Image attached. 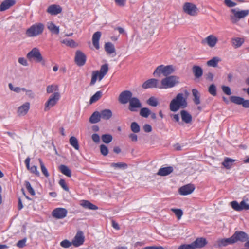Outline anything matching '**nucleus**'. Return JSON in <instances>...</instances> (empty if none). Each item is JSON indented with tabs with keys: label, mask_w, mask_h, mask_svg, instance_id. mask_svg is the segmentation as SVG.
Listing matches in <instances>:
<instances>
[{
	"label": "nucleus",
	"mask_w": 249,
	"mask_h": 249,
	"mask_svg": "<svg viewBox=\"0 0 249 249\" xmlns=\"http://www.w3.org/2000/svg\"><path fill=\"white\" fill-rule=\"evenodd\" d=\"M187 106L186 99L182 93H178L170 102L169 107L173 112L177 111L179 108H184Z\"/></svg>",
	"instance_id": "obj_1"
},
{
	"label": "nucleus",
	"mask_w": 249,
	"mask_h": 249,
	"mask_svg": "<svg viewBox=\"0 0 249 249\" xmlns=\"http://www.w3.org/2000/svg\"><path fill=\"white\" fill-rule=\"evenodd\" d=\"M179 83V78L175 75L165 77L160 82V89L172 88Z\"/></svg>",
	"instance_id": "obj_2"
},
{
	"label": "nucleus",
	"mask_w": 249,
	"mask_h": 249,
	"mask_svg": "<svg viewBox=\"0 0 249 249\" xmlns=\"http://www.w3.org/2000/svg\"><path fill=\"white\" fill-rule=\"evenodd\" d=\"M175 71V68L173 65H160L158 66L153 72V75L155 77H160L161 75L167 77Z\"/></svg>",
	"instance_id": "obj_3"
},
{
	"label": "nucleus",
	"mask_w": 249,
	"mask_h": 249,
	"mask_svg": "<svg viewBox=\"0 0 249 249\" xmlns=\"http://www.w3.org/2000/svg\"><path fill=\"white\" fill-rule=\"evenodd\" d=\"M108 71V65L107 64L103 65L99 71H94L92 72V77L90 83V85H93L96 83L97 78L101 81L106 75Z\"/></svg>",
	"instance_id": "obj_4"
},
{
	"label": "nucleus",
	"mask_w": 249,
	"mask_h": 249,
	"mask_svg": "<svg viewBox=\"0 0 249 249\" xmlns=\"http://www.w3.org/2000/svg\"><path fill=\"white\" fill-rule=\"evenodd\" d=\"M26 57L30 61L34 60L37 63L40 62L43 66L45 65L46 61L43 58L39 49L37 48H34L27 53Z\"/></svg>",
	"instance_id": "obj_5"
},
{
	"label": "nucleus",
	"mask_w": 249,
	"mask_h": 249,
	"mask_svg": "<svg viewBox=\"0 0 249 249\" xmlns=\"http://www.w3.org/2000/svg\"><path fill=\"white\" fill-rule=\"evenodd\" d=\"M44 25L41 23H38L32 25L26 32L28 37H35L41 34L44 30Z\"/></svg>",
	"instance_id": "obj_6"
},
{
	"label": "nucleus",
	"mask_w": 249,
	"mask_h": 249,
	"mask_svg": "<svg viewBox=\"0 0 249 249\" xmlns=\"http://www.w3.org/2000/svg\"><path fill=\"white\" fill-rule=\"evenodd\" d=\"M231 12L232 13L230 16L231 20L232 23H236L240 19L244 18L249 14V10L239 11L236 9H232Z\"/></svg>",
	"instance_id": "obj_7"
},
{
	"label": "nucleus",
	"mask_w": 249,
	"mask_h": 249,
	"mask_svg": "<svg viewBox=\"0 0 249 249\" xmlns=\"http://www.w3.org/2000/svg\"><path fill=\"white\" fill-rule=\"evenodd\" d=\"M183 11L191 16H196L199 12V9L196 6L191 2H185L182 6Z\"/></svg>",
	"instance_id": "obj_8"
},
{
	"label": "nucleus",
	"mask_w": 249,
	"mask_h": 249,
	"mask_svg": "<svg viewBox=\"0 0 249 249\" xmlns=\"http://www.w3.org/2000/svg\"><path fill=\"white\" fill-rule=\"evenodd\" d=\"M60 98V94L58 92H55L52 94L45 104L44 110L47 111L54 106Z\"/></svg>",
	"instance_id": "obj_9"
},
{
	"label": "nucleus",
	"mask_w": 249,
	"mask_h": 249,
	"mask_svg": "<svg viewBox=\"0 0 249 249\" xmlns=\"http://www.w3.org/2000/svg\"><path fill=\"white\" fill-rule=\"evenodd\" d=\"M132 97V93L129 90H124L122 92L119 96L118 100L122 104H125L129 102Z\"/></svg>",
	"instance_id": "obj_10"
},
{
	"label": "nucleus",
	"mask_w": 249,
	"mask_h": 249,
	"mask_svg": "<svg viewBox=\"0 0 249 249\" xmlns=\"http://www.w3.org/2000/svg\"><path fill=\"white\" fill-rule=\"evenodd\" d=\"M231 205L234 210L237 211L249 210V204L246 203L244 200L242 201L240 204L236 201H233L231 202Z\"/></svg>",
	"instance_id": "obj_11"
},
{
	"label": "nucleus",
	"mask_w": 249,
	"mask_h": 249,
	"mask_svg": "<svg viewBox=\"0 0 249 249\" xmlns=\"http://www.w3.org/2000/svg\"><path fill=\"white\" fill-rule=\"evenodd\" d=\"M234 243L238 241L244 242L249 239L247 233L242 231H236L232 236Z\"/></svg>",
	"instance_id": "obj_12"
},
{
	"label": "nucleus",
	"mask_w": 249,
	"mask_h": 249,
	"mask_svg": "<svg viewBox=\"0 0 249 249\" xmlns=\"http://www.w3.org/2000/svg\"><path fill=\"white\" fill-rule=\"evenodd\" d=\"M142 107V104L139 99L136 97H132L129 102L128 109L132 112L137 111L138 108Z\"/></svg>",
	"instance_id": "obj_13"
},
{
	"label": "nucleus",
	"mask_w": 249,
	"mask_h": 249,
	"mask_svg": "<svg viewBox=\"0 0 249 249\" xmlns=\"http://www.w3.org/2000/svg\"><path fill=\"white\" fill-rule=\"evenodd\" d=\"M232 237L228 238H223L218 239L214 243V246L217 248L225 247L228 245L234 244Z\"/></svg>",
	"instance_id": "obj_14"
},
{
	"label": "nucleus",
	"mask_w": 249,
	"mask_h": 249,
	"mask_svg": "<svg viewBox=\"0 0 249 249\" xmlns=\"http://www.w3.org/2000/svg\"><path fill=\"white\" fill-rule=\"evenodd\" d=\"M143 89L148 88H158L160 89V84H159L158 80L154 78L150 79L145 82L142 85Z\"/></svg>",
	"instance_id": "obj_15"
},
{
	"label": "nucleus",
	"mask_w": 249,
	"mask_h": 249,
	"mask_svg": "<svg viewBox=\"0 0 249 249\" xmlns=\"http://www.w3.org/2000/svg\"><path fill=\"white\" fill-rule=\"evenodd\" d=\"M67 214V210L65 208H58L52 212V215L56 219H63Z\"/></svg>",
	"instance_id": "obj_16"
},
{
	"label": "nucleus",
	"mask_w": 249,
	"mask_h": 249,
	"mask_svg": "<svg viewBox=\"0 0 249 249\" xmlns=\"http://www.w3.org/2000/svg\"><path fill=\"white\" fill-rule=\"evenodd\" d=\"M75 61L79 66H83L86 61V55L80 51H77L75 54Z\"/></svg>",
	"instance_id": "obj_17"
},
{
	"label": "nucleus",
	"mask_w": 249,
	"mask_h": 249,
	"mask_svg": "<svg viewBox=\"0 0 249 249\" xmlns=\"http://www.w3.org/2000/svg\"><path fill=\"white\" fill-rule=\"evenodd\" d=\"M84 236L82 231H78L72 241V245L75 247H78L84 243Z\"/></svg>",
	"instance_id": "obj_18"
},
{
	"label": "nucleus",
	"mask_w": 249,
	"mask_h": 249,
	"mask_svg": "<svg viewBox=\"0 0 249 249\" xmlns=\"http://www.w3.org/2000/svg\"><path fill=\"white\" fill-rule=\"evenodd\" d=\"M195 188L194 185L189 184L181 187L179 189V193L181 195H187L192 193Z\"/></svg>",
	"instance_id": "obj_19"
},
{
	"label": "nucleus",
	"mask_w": 249,
	"mask_h": 249,
	"mask_svg": "<svg viewBox=\"0 0 249 249\" xmlns=\"http://www.w3.org/2000/svg\"><path fill=\"white\" fill-rule=\"evenodd\" d=\"M30 107L29 102H25L22 105L19 106L17 110V114L18 116H25L28 113Z\"/></svg>",
	"instance_id": "obj_20"
},
{
	"label": "nucleus",
	"mask_w": 249,
	"mask_h": 249,
	"mask_svg": "<svg viewBox=\"0 0 249 249\" xmlns=\"http://www.w3.org/2000/svg\"><path fill=\"white\" fill-rule=\"evenodd\" d=\"M218 40V38L212 34L206 37L203 41L206 43L210 47L213 48L216 45Z\"/></svg>",
	"instance_id": "obj_21"
},
{
	"label": "nucleus",
	"mask_w": 249,
	"mask_h": 249,
	"mask_svg": "<svg viewBox=\"0 0 249 249\" xmlns=\"http://www.w3.org/2000/svg\"><path fill=\"white\" fill-rule=\"evenodd\" d=\"M62 10V8L59 5L53 4L48 7L47 12L52 15H56L60 13Z\"/></svg>",
	"instance_id": "obj_22"
},
{
	"label": "nucleus",
	"mask_w": 249,
	"mask_h": 249,
	"mask_svg": "<svg viewBox=\"0 0 249 249\" xmlns=\"http://www.w3.org/2000/svg\"><path fill=\"white\" fill-rule=\"evenodd\" d=\"M194 248H202L207 244V241L206 238L203 237L197 238L195 241L192 242Z\"/></svg>",
	"instance_id": "obj_23"
},
{
	"label": "nucleus",
	"mask_w": 249,
	"mask_h": 249,
	"mask_svg": "<svg viewBox=\"0 0 249 249\" xmlns=\"http://www.w3.org/2000/svg\"><path fill=\"white\" fill-rule=\"evenodd\" d=\"M15 3L14 0H5L3 1L0 5V11H4L10 8Z\"/></svg>",
	"instance_id": "obj_24"
},
{
	"label": "nucleus",
	"mask_w": 249,
	"mask_h": 249,
	"mask_svg": "<svg viewBox=\"0 0 249 249\" xmlns=\"http://www.w3.org/2000/svg\"><path fill=\"white\" fill-rule=\"evenodd\" d=\"M173 171V168L171 166L160 168L157 175L160 176H166L171 174Z\"/></svg>",
	"instance_id": "obj_25"
},
{
	"label": "nucleus",
	"mask_w": 249,
	"mask_h": 249,
	"mask_svg": "<svg viewBox=\"0 0 249 249\" xmlns=\"http://www.w3.org/2000/svg\"><path fill=\"white\" fill-rule=\"evenodd\" d=\"M182 120L186 124H189L192 121L191 115L187 111L183 110L180 111Z\"/></svg>",
	"instance_id": "obj_26"
},
{
	"label": "nucleus",
	"mask_w": 249,
	"mask_h": 249,
	"mask_svg": "<svg viewBox=\"0 0 249 249\" xmlns=\"http://www.w3.org/2000/svg\"><path fill=\"white\" fill-rule=\"evenodd\" d=\"M101 36V32L99 31L95 32L92 36V43L96 49H99L100 48L99 41Z\"/></svg>",
	"instance_id": "obj_27"
},
{
	"label": "nucleus",
	"mask_w": 249,
	"mask_h": 249,
	"mask_svg": "<svg viewBox=\"0 0 249 249\" xmlns=\"http://www.w3.org/2000/svg\"><path fill=\"white\" fill-rule=\"evenodd\" d=\"M101 119L108 120L111 118L112 116V112L111 110L109 109H105L99 112Z\"/></svg>",
	"instance_id": "obj_28"
},
{
	"label": "nucleus",
	"mask_w": 249,
	"mask_h": 249,
	"mask_svg": "<svg viewBox=\"0 0 249 249\" xmlns=\"http://www.w3.org/2000/svg\"><path fill=\"white\" fill-rule=\"evenodd\" d=\"M80 205L86 209H88L91 210H96L98 208L97 206L91 203L88 200H83L81 201Z\"/></svg>",
	"instance_id": "obj_29"
},
{
	"label": "nucleus",
	"mask_w": 249,
	"mask_h": 249,
	"mask_svg": "<svg viewBox=\"0 0 249 249\" xmlns=\"http://www.w3.org/2000/svg\"><path fill=\"white\" fill-rule=\"evenodd\" d=\"M192 72L196 78H199L203 75V70L198 66H194L192 67Z\"/></svg>",
	"instance_id": "obj_30"
},
{
	"label": "nucleus",
	"mask_w": 249,
	"mask_h": 249,
	"mask_svg": "<svg viewBox=\"0 0 249 249\" xmlns=\"http://www.w3.org/2000/svg\"><path fill=\"white\" fill-rule=\"evenodd\" d=\"M47 27L49 31L53 34L58 35L59 33V28L56 26L52 22H49L47 23Z\"/></svg>",
	"instance_id": "obj_31"
},
{
	"label": "nucleus",
	"mask_w": 249,
	"mask_h": 249,
	"mask_svg": "<svg viewBox=\"0 0 249 249\" xmlns=\"http://www.w3.org/2000/svg\"><path fill=\"white\" fill-rule=\"evenodd\" d=\"M101 120L100 115L99 111L94 112L89 118V122L92 124H95Z\"/></svg>",
	"instance_id": "obj_32"
},
{
	"label": "nucleus",
	"mask_w": 249,
	"mask_h": 249,
	"mask_svg": "<svg viewBox=\"0 0 249 249\" xmlns=\"http://www.w3.org/2000/svg\"><path fill=\"white\" fill-rule=\"evenodd\" d=\"M192 95L193 96V102L196 105H199L200 103V94L198 91L196 89H192Z\"/></svg>",
	"instance_id": "obj_33"
},
{
	"label": "nucleus",
	"mask_w": 249,
	"mask_h": 249,
	"mask_svg": "<svg viewBox=\"0 0 249 249\" xmlns=\"http://www.w3.org/2000/svg\"><path fill=\"white\" fill-rule=\"evenodd\" d=\"M235 161V160L234 159L230 158H226L222 162V165L226 169H229L232 167Z\"/></svg>",
	"instance_id": "obj_34"
},
{
	"label": "nucleus",
	"mask_w": 249,
	"mask_h": 249,
	"mask_svg": "<svg viewBox=\"0 0 249 249\" xmlns=\"http://www.w3.org/2000/svg\"><path fill=\"white\" fill-rule=\"evenodd\" d=\"M59 170L65 176L71 177V170L66 165H61L59 166Z\"/></svg>",
	"instance_id": "obj_35"
},
{
	"label": "nucleus",
	"mask_w": 249,
	"mask_h": 249,
	"mask_svg": "<svg viewBox=\"0 0 249 249\" xmlns=\"http://www.w3.org/2000/svg\"><path fill=\"white\" fill-rule=\"evenodd\" d=\"M105 49L109 54H111L115 52L114 46L111 42H107L105 44Z\"/></svg>",
	"instance_id": "obj_36"
},
{
	"label": "nucleus",
	"mask_w": 249,
	"mask_h": 249,
	"mask_svg": "<svg viewBox=\"0 0 249 249\" xmlns=\"http://www.w3.org/2000/svg\"><path fill=\"white\" fill-rule=\"evenodd\" d=\"M244 42V39L242 38L236 37L232 39V44L235 48L240 47Z\"/></svg>",
	"instance_id": "obj_37"
},
{
	"label": "nucleus",
	"mask_w": 249,
	"mask_h": 249,
	"mask_svg": "<svg viewBox=\"0 0 249 249\" xmlns=\"http://www.w3.org/2000/svg\"><path fill=\"white\" fill-rule=\"evenodd\" d=\"M220 59L218 57H214L207 62V65L210 67H216Z\"/></svg>",
	"instance_id": "obj_38"
},
{
	"label": "nucleus",
	"mask_w": 249,
	"mask_h": 249,
	"mask_svg": "<svg viewBox=\"0 0 249 249\" xmlns=\"http://www.w3.org/2000/svg\"><path fill=\"white\" fill-rule=\"evenodd\" d=\"M102 96V92L101 91L96 92L91 98L89 101L90 104H92L99 100Z\"/></svg>",
	"instance_id": "obj_39"
},
{
	"label": "nucleus",
	"mask_w": 249,
	"mask_h": 249,
	"mask_svg": "<svg viewBox=\"0 0 249 249\" xmlns=\"http://www.w3.org/2000/svg\"><path fill=\"white\" fill-rule=\"evenodd\" d=\"M70 143L76 150H79V146L76 137L72 136L70 139Z\"/></svg>",
	"instance_id": "obj_40"
},
{
	"label": "nucleus",
	"mask_w": 249,
	"mask_h": 249,
	"mask_svg": "<svg viewBox=\"0 0 249 249\" xmlns=\"http://www.w3.org/2000/svg\"><path fill=\"white\" fill-rule=\"evenodd\" d=\"M110 166L115 169H125L127 167V165L124 162L111 163H110Z\"/></svg>",
	"instance_id": "obj_41"
},
{
	"label": "nucleus",
	"mask_w": 249,
	"mask_h": 249,
	"mask_svg": "<svg viewBox=\"0 0 249 249\" xmlns=\"http://www.w3.org/2000/svg\"><path fill=\"white\" fill-rule=\"evenodd\" d=\"M150 114H151V111L147 107L142 108L140 111V115L144 118H147Z\"/></svg>",
	"instance_id": "obj_42"
},
{
	"label": "nucleus",
	"mask_w": 249,
	"mask_h": 249,
	"mask_svg": "<svg viewBox=\"0 0 249 249\" xmlns=\"http://www.w3.org/2000/svg\"><path fill=\"white\" fill-rule=\"evenodd\" d=\"M59 87L57 85H51L47 87L46 91L48 93H53V91H58Z\"/></svg>",
	"instance_id": "obj_43"
},
{
	"label": "nucleus",
	"mask_w": 249,
	"mask_h": 249,
	"mask_svg": "<svg viewBox=\"0 0 249 249\" xmlns=\"http://www.w3.org/2000/svg\"><path fill=\"white\" fill-rule=\"evenodd\" d=\"M243 99V98L239 96H232L230 97V100L231 102L240 105L242 104Z\"/></svg>",
	"instance_id": "obj_44"
},
{
	"label": "nucleus",
	"mask_w": 249,
	"mask_h": 249,
	"mask_svg": "<svg viewBox=\"0 0 249 249\" xmlns=\"http://www.w3.org/2000/svg\"><path fill=\"white\" fill-rule=\"evenodd\" d=\"M146 102L149 105L152 107H156L159 104L158 99L153 96L150 97Z\"/></svg>",
	"instance_id": "obj_45"
},
{
	"label": "nucleus",
	"mask_w": 249,
	"mask_h": 249,
	"mask_svg": "<svg viewBox=\"0 0 249 249\" xmlns=\"http://www.w3.org/2000/svg\"><path fill=\"white\" fill-rule=\"evenodd\" d=\"M38 161L40 163V168L42 173L46 177H48L49 176V174L41 159H39Z\"/></svg>",
	"instance_id": "obj_46"
},
{
	"label": "nucleus",
	"mask_w": 249,
	"mask_h": 249,
	"mask_svg": "<svg viewBox=\"0 0 249 249\" xmlns=\"http://www.w3.org/2000/svg\"><path fill=\"white\" fill-rule=\"evenodd\" d=\"M130 128L131 131L134 133H138L140 131V127L136 122H132L131 124Z\"/></svg>",
	"instance_id": "obj_47"
},
{
	"label": "nucleus",
	"mask_w": 249,
	"mask_h": 249,
	"mask_svg": "<svg viewBox=\"0 0 249 249\" xmlns=\"http://www.w3.org/2000/svg\"><path fill=\"white\" fill-rule=\"evenodd\" d=\"M102 141L106 143H109L112 140V136L110 134H104L101 136Z\"/></svg>",
	"instance_id": "obj_48"
},
{
	"label": "nucleus",
	"mask_w": 249,
	"mask_h": 249,
	"mask_svg": "<svg viewBox=\"0 0 249 249\" xmlns=\"http://www.w3.org/2000/svg\"><path fill=\"white\" fill-rule=\"evenodd\" d=\"M62 42L66 45L71 47H74L76 46V43L72 39H64L62 41Z\"/></svg>",
	"instance_id": "obj_49"
},
{
	"label": "nucleus",
	"mask_w": 249,
	"mask_h": 249,
	"mask_svg": "<svg viewBox=\"0 0 249 249\" xmlns=\"http://www.w3.org/2000/svg\"><path fill=\"white\" fill-rule=\"evenodd\" d=\"M25 185L28 191V192L32 195L34 196L35 195V192L33 188L32 187L30 183L28 181H25Z\"/></svg>",
	"instance_id": "obj_50"
},
{
	"label": "nucleus",
	"mask_w": 249,
	"mask_h": 249,
	"mask_svg": "<svg viewBox=\"0 0 249 249\" xmlns=\"http://www.w3.org/2000/svg\"><path fill=\"white\" fill-rule=\"evenodd\" d=\"M171 211L175 213L178 219L181 218L183 214L182 211L181 209L172 208Z\"/></svg>",
	"instance_id": "obj_51"
},
{
	"label": "nucleus",
	"mask_w": 249,
	"mask_h": 249,
	"mask_svg": "<svg viewBox=\"0 0 249 249\" xmlns=\"http://www.w3.org/2000/svg\"><path fill=\"white\" fill-rule=\"evenodd\" d=\"M209 92L213 96L216 95V88L214 84L211 85L208 89Z\"/></svg>",
	"instance_id": "obj_52"
},
{
	"label": "nucleus",
	"mask_w": 249,
	"mask_h": 249,
	"mask_svg": "<svg viewBox=\"0 0 249 249\" xmlns=\"http://www.w3.org/2000/svg\"><path fill=\"white\" fill-rule=\"evenodd\" d=\"M100 152L104 156H107L108 153V150L107 146L101 144L100 146Z\"/></svg>",
	"instance_id": "obj_53"
},
{
	"label": "nucleus",
	"mask_w": 249,
	"mask_h": 249,
	"mask_svg": "<svg viewBox=\"0 0 249 249\" xmlns=\"http://www.w3.org/2000/svg\"><path fill=\"white\" fill-rule=\"evenodd\" d=\"M71 245H72V242H71L67 239H65V240L62 241L60 243V245L62 247L65 248H68L70 247Z\"/></svg>",
	"instance_id": "obj_54"
},
{
	"label": "nucleus",
	"mask_w": 249,
	"mask_h": 249,
	"mask_svg": "<svg viewBox=\"0 0 249 249\" xmlns=\"http://www.w3.org/2000/svg\"><path fill=\"white\" fill-rule=\"evenodd\" d=\"M115 3L119 7H123L126 5V0H114Z\"/></svg>",
	"instance_id": "obj_55"
},
{
	"label": "nucleus",
	"mask_w": 249,
	"mask_h": 249,
	"mask_svg": "<svg viewBox=\"0 0 249 249\" xmlns=\"http://www.w3.org/2000/svg\"><path fill=\"white\" fill-rule=\"evenodd\" d=\"M27 239L26 238L20 240L17 243V247L22 248H23L26 245V242Z\"/></svg>",
	"instance_id": "obj_56"
},
{
	"label": "nucleus",
	"mask_w": 249,
	"mask_h": 249,
	"mask_svg": "<svg viewBox=\"0 0 249 249\" xmlns=\"http://www.w3.org/2000/svg\"><path fill=\"white\" fill-rule=\"evenodd\" d=\"M224 4L229 7H233L235 6L237 4L232 1L231 0H224Z\"/></svg>",
	"instance_id": "obj_57"
},
{
	"label": "nucleus",
	"mask_w": 249,
	"mask_h": 249,
	"mask_svg": "<svg viewBox=\"0 0 249 249\" xmlns=\"http://www.w3.org/2000/svg\"><path fill=\"white\" fill-rule=\"evenodd\" d=\"M59 184L64 190L67 191H69V188L67 186L64 179H61L59 181Z\"/></svg>",
	"instance_id": "obj_58"
},
{
	"label": "nucleus",
	"mask_w": 249,
	"mask_h": 249,
	"mask_svg": "<svg viewBox=\"0 0 249 249\" xmlns=\"http://www.w3.org/2000/svg\"><path fill=\"white\" fill-rule=\"evenodd\" d=\"M222 89L224 93L227 95H230L231 94V89L228 86H223L222 87Z\"/></svg>",
	"instance_id": "obj_59"
},
{
	"label": "nucleus",
	"mask_w": 249,
	"mask_h": 249,
	"mask_svg": "<svg viewBox=\"0 0 249 249\" xmlns=\"http://www.w3.org/2000/svg\"><path fill=\"white\" fill-rule=\"evenodd\" d=\"M91 138L92 141L96 143H99L100 141V138L98 134L94 133L92 134L91 136Z\"/></svg>",
	"instance_id": "obj_60"
},
{
	"label": "nucleus",
	"mask_w": 249,
	"mask_h": 249,
	"mask_svg": "<svg viewBox=\"0 0 249 249\" xmlns=\"http://www.w3.org/2000/svg\"><path fill=\"white\" fill-rule=\"evenodd\" d=\"M30 171L31 173L35 174L37 176H39L40 173L39 171L37 170V166L36 165H34L31 167L30 169Z\"/></svg>",
	"instance_id": "obj_61"
},
{
	"label": "nucleus",
	"mask_w": 249,
	"mask_h": 249,
	"mask_svg": "<svg viewBox=\"0 0 249 249\" xmlns=\"http://www.w3.org/2000/svg\"><path fill=\"white\" fill-rule=\"evenodd\" d=\"M18 62L23 66H27L28 65V63L27 60L24 57H19L18 59Z\"/></svg>",
	"instance_id": "obj_62"
},
{
	"label": "nucleus",
	"mask_w": 249,
	"mask_h": 249,
	"mask_svg": "<svg viewBox=\"0 0 249 249\" xmlns=\"http://www.w3.org/2000/svg\"><path fill=\"white\" fill-rule=\"evenodd\" d=\"M143 129L144 132H147V133H149V132H151V131H152V127L149 124H144L143 127Z\"/></svg>",
	"instance_id": "obj_63"
},
{
	"label": "nucleus",
	"mask_w": 249,
	"mask_h": 249,
	"mask_svg": "<svg viewBox=\"0 0 249 249\" xmlns=\"http://www.w3.org/2000/svg\"><path fill=\"white\" fill-rule=\"evenodd\" d=\"M26 95L31 99L35 98V93L32 90L28 89V90H26Z\"/></svg>",
	"instance_id": "obj_64"
}]
</instances>
